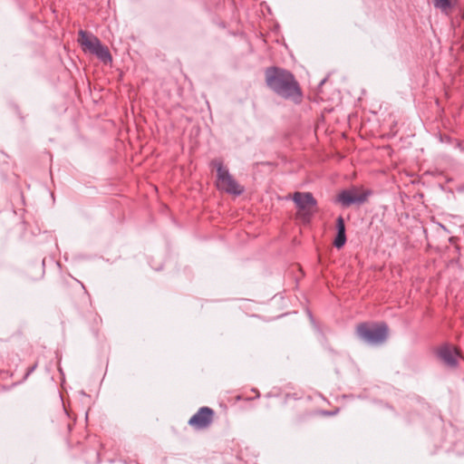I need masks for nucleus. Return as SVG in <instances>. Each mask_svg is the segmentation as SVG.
I'll list each match as a JSON object with an SVG mask.
<instances>
[{
	"label": "nucleus",
	"instance_id": "1",
	"mask_svg": "<svg viewBox=\"0 0 464 464\" xmlns=\"http://www.w3.org/2000/svg\"><path fill=\"white\" fill-rule=\"evenodd\" d=\"M264 74L266 87L276 95L295 104L303 102L302 88L292 72L274 65L266 67Z\"/></svg>",
	"mask_w": 464,
	"mask_h": 464
},
{
	"label": "nucleus",
	"instance_id": "2",
	"mask_svg": "<svg viewBox=\"0 0 464 464\" xmlns=\"http://www.w3.org/2000/svg\"><path fill=\"white\" fill-rule=\"evenodd\" d=\"M61 290L72 303L78 314L85 320L96 321L98 314L92 307L91 296L84 285L75 278L61 284Z\"/></svg>",
	"mask_w": 464,
	"mask_h": 464
},
{
	"label": "nucleus",
	"instance_id": "3",
	"mask_svg": "<svg viewBox=\"0 0 464 464\" xmlns=\"http://www.w3.org/2000/svg\"><path fill=\"white\" fill-rule=\"evenodd\" d=\"M355 334L365 343L375 345L382 343L387 340L389 327L384 322H363L356 325Z\"/></svg>",
	"mask_w": 464,
	"mask_h": 464
},
{
	"label": "nucleus",
	"instance_id": "4",
	"mask_svg": "<svg viewBox=\"0 0 464 464\" xmlns=\"http://www.w3.org/2000/svg\"><path fill=\"white\" fill-rule=\"evenodd\" d=\"M210 166L217 170L216 187L218 190L224 191L234 196H240L244 192V187L240 186L237 181L229 173L228 169L224 166L221 159H214L210 162Z\"/></svg>",
	"mask_w": 464,
	"mask_h": 464
},
{
	"label": "nucleus",
	"instance_id": "5",
	"mask_svg": "<svg viewBox=\"0 0 464 464\" xmlns=\"http://www.w3.org/2000/svg\"><path fill=\"white\" fill-rule=\"evenodd\" d=\"M78 35V43L81 44L84 52H89L95 55L105 64L111 63L112 57L109 48L103 45L97 36L84 30H80Z\"/></svg>",
	"mask_w": 464,
	"mask_h": 464
},
{
	"label": "nucleus",
	"instance_id": "6",
	"mask_svg": "<svg viewBox=\"0 0 464 464\" xmlns=\"http://www.w3.org/2000/svg\"><path fill=\"white\" fill-rule=\"evenodd\" d=\"M292 199L298 208L297 218L304 224H309L317 210V200L314 195L311 192L296 191Z\"/></svg>",
	"mask_w": 464,
	"mask_h": 464
},
{
	"label": "nucleus",
	"instance_id": "7",
	"mask_svg": "<svg viewBox=\"0 0 464 464\" xmlns=\"http://www.w3.org/2000/svg\"><path fill=\"white\" fill-rule=\"evenodd\" d=\"M372 193L370 189L358 193V188L352 187L351 188L340 191L335 198V202L341 204L343 208H349L352 205H362L368 200Z\"/></svg>",
	"mask_w": 464,
	"mask_h": 464
},
{
	"label": "nucleus",
	"instance_id": "8",
	"mask_svg": "<svg viewBox=\"0 0 464 464\" xmlns=\"http://www.w3.org/2000/svg\"><path fill=\"white\" fill-rule=\"evenodd\" d=\"M214 417V410L208 406H203L188 420V424L198 430H205L210 427Z\"/></svg>",
	"mask_w": 464,
	"mask_h": 464
},
{
	"label": "nucleus",
	"instance_id": "9",
	"mask_svg": "<svg viewBox=\"0 0 464 464\" xmlns=\"http://www.w3.org/2000/svg\"><path fill=\"white\" fill-rule=\"evenodd\" d=\"M438 357L443 362L445 365L450 368H457L459 365L458 357L460 356L457 349H451L450 346L445 344L441 346L437 352Z\"/></svg>",
	"mask_w": 464,
	"mask_h": 464
},
{
	"label": "nucleus",
	"instance_id": "10",
	"mask_svg": "<svg viewBox=\"0 0 464 464\" xmlns=\"http://www.w3.org/2000/svg\"><path fill=\"white\" fill-rule=\"evenodd\" d=\"M346 243V234H345V223L344 219L342 216H339L336 218V236L333 242V245L337 248H342Z\"/></svg>",
	"mask_w": 464,
	"mask_h": 464
},
{
	"label": "nucleus",
	"instance_id": "11",
	"mask_svg": "<svg viewBox=\"0 0 464 464\" xmlns=\"http://www.w3.org/2000/svg\"><path fill=\"white\" fill-rule=\"evenodd\" d=\"M293 410V418L295 422H302L311 415V412L300 402H296Z\"/></svg>",
	"mask_w": 464,
	"mask_h": 464
},
{
	"label": "nucleus",
	"instance_id": "12",
	"mask_svg": "<svg viewBox=\"0 0 464 464\" xmlns=\"http://www.w3.org/2000/svg\"><path fill=\"white\" fill-rule=\"evenodd\" d=\"M436 9L441 11L445 14H450L455 7L458 0H432Z\"/></svg>",
	"mask_w": 464,
	"mask_h": 464
},
{
	"label": "nucleus",
	"instance_id": "13",
	"mask_svg": "<svg viewBox=\"0 0 464 464\" xmlns=\"http://www.w3.org/2000/svg\"><path fill=\"white\" fill-rule=\"evenodd\" d=\"M82 459L87 464H98L101 461L100 453L96 449H88L84 450Z\"/></svg>",
	"mask_w": 464,
	"mask_h": 464
},
{
	"label": "nucleus",
	"instance_id": "14",
	"mask_svg": "<svg viewBox=\"0 0 464 464\" xmlns=\"http://www.w3.org/2000/svg\"><path fill=\"white\" fill-rule=\"evenodd\" d=\"M37 366H38V363L34 362L32 366L28 367V369L23 378V381H25L29 377V375L32 374L35 371Z\"/></svg>",
	"mask_w": 464,
	"mask_h": 464
},
{
	"label": "nucleus",
	"instance_id": "15",
	"mask_svg": "<svg viewBox=\"0 0 464 464\" xmlns=\"http://www.w3.org/2000/svg\"><path fill=\"white\" fill-rule=\"evenodd\" d=\"M62 419H63V420L66 422L65 423L66 431L69 432L72 429V423L68 420V419H69L68 414L66 412L63 413Z\"/></svg>",
	"mask_w": 464,
	"mask_h": 464
},
{
	"label": "nucleus",
	"instance_id": "16",
	"mask_svg": "<svg viewBox=\"0 0 464 464\" xmlns=\"http://www.w3.org/2000/svg\"><path fill=\"white\" fill-rule=\"evenodd\" d=\"M459 191H464V185L459 188Z\"/></svg>",
	"mask_w": 464,
	"mask_h": 464
}]
</instances>
